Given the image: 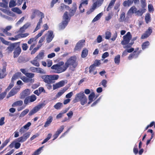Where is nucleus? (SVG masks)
Masks as SVG:
<instances>
[{
  "instance_id": "f257e3e1",
  "label": "nucleus",
  "mask_w": 155,
  "mask_h": 155,
  "mask_svg": "<svg viewBox=\"0 0 155 155\" xmlns=\"http://www.w3.org/2000/svg\"><path fill=\"white\" fill-rule=\"evenodd\" d=\"M78 64L76 56H73L70 57L65 64L63 61L59 62L58 64L52 66L51 68L54 70L55 73L59 74L65 71L68 67L69 70L74 71Z\"/></svg>"
},
{
  "instance_id": "f03ea898",
  "label": "nucleus",
  "mask_w": 155,
  "mask_h": 155,
  "mask_svg": "<svg viewBox=\"0 0 155 155\" xmlns=\"http://www.w3.org/2000/svg\"><path fill=\"white\" fill-rule=\"evenodd\" d=\"M41 78L45 83L53 84L55 82V80L58 78L59 76L56 74L45 75H42Z\"/></svg>"
},
{
  "instance_id": "7ed1b4c3",
  "label": "nucleus",
  "mask_w": 155,
  "mask_h": 155,
  "mask_svg": "<svg viewBox=\"0 0 155 155\" xmlns=\"http://www.w3.org/2000/svg\"><path fill=\"white\" fill-rule=\"evenodd\" d=\"M87 98L84 92L81 91L76 94L73 101L74 103H76L80 101L81 105H84L87 103Z\"/></svg>"
},
{
  "instance_id": "20e7f679",
  "label": "nucleus",
  "mask_w": 155,
  "mask_h": 155,
  "mask_svg": "<svg viewBox=\"0 0 155 155\" xmlns=\"http://www.w3.org/2000/svg\"><path fill=\"white\" fill-rule=\"evenodd\" d=\"M132 38V35L130 32H128L123 36V40L121 42V44L123 45H126L124 46V48H130L132 44L129 43L130 40Z\"/></svg>"
},
{
  "instance_id": "39448f33",
  "label": "nucleus",
  "mask_w": 155,
  "mask_h": 155,
  "mask_svg": "<svg viewBox=\"0 0 155 155\" xmlns=\"http://www.w3.org/2000/svg\"><path fill=\"white\" fill-rule=\"evenodd\" d=\"M26 77L24 76L21 78V80L25 83H32L34 81V79H32L34 77L35 74L31 73H27L25 75Z\"/></svg>"
},
{
  "instance_id": "423d86ee",
  "label": "nucleus",
  "mask_w": 155,
  "mask_h": 155,
  "mask_svg": "<svg viewBox=\"0 0 155 155\" xmlns=\"http://www.w3.org/2000/svg\"><path fill=\"white\" fill-rule=\"evenodd\" d=\"M43 32V31L41 30L40 32L39 33L35 38H31L29 40L28 42V44H31L32 42H34V43L31 45L29 48L30 50H31L35 46L37 43V41L36 40L42 35Z\"/></svg>"
},
{
  "instance_id": "0eeeda50",
  "label": "nucleus",
  "mask_w": 155,
  "mask_h": 155,
  "mask_svg": "<svg viewBox=\"0 0 155 155\" xmlns=\"http://www.w3.org/2000/svg\"><path fill=\"white\" fill-rule=\"evenodd\" d=\"M45 104L43 103L39 104L34 107L28 113L29 116H31L38 111L41 109L42 108Z\"/></svg>"
},
{
  "instance_id": "6e6552de",
  "label": "nucleus",
  "mask_w": 155,
  "mask_h": 155,
  "mask_svg": "<svg viewBox=\"0 0 155 155\" xmlns=\"http://www.w3.org/2000/svg\"><path fill=\"white\" fill-rule=\"evenodd\" d=\"M30 132H27L23 134V136L17 139V141L19 142L23 143L29 137L30 135Z\"/></svg>"
},
{
  "instance_id": "1a4fd4ad",
  "label": "nucleus",
  "mask_w": 155,
  "mask_h": 155,
  "mask_svg": "<svg viewBox=\"0 0 155 155\" xmlns=\"http://www.w3.org/2000/svg\"><path fill=\"white\" fill-rule=\"evenodd\" d=\"M21 52V49L20 47V42H17L16 46L14 52V57L16 58L18 57Z\"/></svg>"
},
{
  "instance_id": "9d476101",
  "label": "nucleus",
  "mask_w": 155,
  "mask_h": 155,
  "mask_svg": "<svg viewBox=\"0 0 155 155\" xmlns=\"http://www.w3.org/2000/svg\"><path fill=\"white\" fill-rule=\"evenodd\" d=\"M85 40H81L79 41L76 44L74 50V51H79L83 47Z\"/></svg>"
},
{
  "instance_id": "9b49d317",
  "label": "nucleus",
  "mask_w": 155,
  "mask_h": 155,
  "mask_svg": "<svg viewBox=\"0 0 155 155\" xmlns=\"http://www.w3.org/2000/svg\"><path fill=\"white\" fill-rule=\"evenodd\" d=\"M29 69L31 71L33 72H36L42 74L45 73L44 71L40 68L31 67Z\"/></svg>"
},
{
  "instance_id": "f8f14e48",
  "label": "nucleus",
  "mask_w": 155,
  "mask_h": 155,
  "mask_svg": "<svg viewBox=\"0 0 155 155\" xmlns=\"http://www.w3.org/2000/svg\"><path fill=\"white\" fill-rule=\"evenodd\" d=\"M64 129V126L62 125L60 127L59 129H58L55 134L53 135L54 138L52 140H54L58 138L59 135L63 131Z\"/></svg>"
},
{
  "instance_id": "ddd939ff",
  "label": "nucleus",
  "mask_w": 155,
  "mask_h": 155,
  "mask_svg": "<svg viewBox=\"0 0 155 155\" xmlns=\"http://www.w3.org/2000/svg\"><path fill=\"white\" fill-rule=\"evenodd\" d=\"M152 32V29L150 27H149L145 32L141 35V38L144 39L148 37Z\"/></svg>"
},
{
  "instance_id": "4468645a",
  "label": "nucleus",
  "mask_w": 155,
  "mask_h": 155,
  "mask_svg": "<svg viewBox=\"0 0 155 155\" xmlns=\"http://www.w3.org/2000/svg\"><path fill=\"white\" fill-rule=\"evenodd\" d=\"M30 94V91L29 89H27L23 91L20 94V98L23 99L27 97Z\"/></svg>"
},
{
  "instance_id": "2eb2a0df",
  "label": "nucleus",
  "mask_w": 155,
  "mask_h": 155,
  "mask_svg": "<svg viewBox=\"0 0 155 155\" xmlns=\"http://www.w3.org/2000/svg\"><path fill=\"white\" fill-rule=\"evenodd\" d=\"M65 82L64 81H61L58 83H56L55 84L53 85V89L55 90L58 88L62 87L64 85Z\"/></svg>"
},
{
  "instance_id": "dca6fc26",
  "label": "nucleus",
  "mask_w": 155,
  "mask_h": 155,
  "mask_svg": "<svg viewBox=\"0 0 155 155\" xmlns=\"http://www.w3.org/2000/svg\"><path fill=\"white\" fill-rule=\"evenodd\" d=\"M146 8H141L138 10L137 9L135 15L137 16H141L146 12Z\"/></svg>"
},
{
  "instance_id": "f3484780",
  "label": "nucleus",
  "mask_w": 155,
  "mask_h": 155,
  "mask_svg": "<svg viewBox=\"0 0 155 155\" xmlns=\"http://www.w3.org/2000/svg\"><path fill=\"white\" fill-rule=\"evenodd\" d=\"M17 44V42L14 43L10 44L7 48V50H8V51L9 53L12 52L15 49Z\"/></svg>"
},
{
  "instance_id": "a211bd4d",
  "label": "nucleus",
  "mask_w": 155,
  "mask_h": 155,
  "mask_svg": "<svg viewBox=\"0 0 155 155\" xmlns=\"http://www.w3.org/2000/svg\"><path fill=\"white\" fill-rule=\"evenodd\" d=\"M18 90L19 89L18 88L14 87L9 92L8 96V97H10L14 96L17 93Z\"/></svg>"
},
{
  "instance_id": "6ab92c4d",
  "label": "nucleus",
  "mask_w": 155,
  "mask_h": 155,
  "mask_svg": "<svg viewBox=\"0 0 155 155\" xmlns=\"http://www.w3.org/2000/svg\"><path fill=\"white\" fill-rule=\"evenodd\" d=\"M53 119V117L51 116L48 117L47 120V121L45 123L44 125V127H48L51 123Z\"/></svg>"
},
{
  "instance_id": "aec40b11",
  "label": "nucleus",
  "mask_w": 155,
  "mask_h": 155,
  "mask_svg": "<svg viewBox=\"0 0 155 155\" xmlns=\"http://www.w3.org/2000/svg\"><path fill=\"white\" fill-rule=\"evenodd\" d=\"M77 10V7L75 4L73 5L71 9L69 10V15L70 16H73Z\"/></svg>"
},
{
  "instance_id": "412c9836",
  "label": "nucleus",
  "mask_w": 155,
  "mask_h": 155,
  "mask_svg": "<svg viewBox=\"0 0 155 155\" xmlns=\"http://www.w3.org/2000/svg\"><path fill=\"white\" fill-rule=\"evenodd\" d=\"M21 74L20 72H18L15 73L14 74L13 76L12 77L11 79V82H13L17 79L18 78L21 76Z\"/></svg>"
},
{
  "instance_id": "4be33fe9",
  "label": "nucleus",
  "mask_w": 155,
  "mask_h": 155,
  "mask_svg": "<svg viewBox=\"0 0 155 155\" xmlns=\"http://www.w3.org/2000/svg\"><path fill=\"white\" fill-rule=\"evenodd\" d=\"M68 23V21L64 20L62 21L59 25V28L60 30L64 29L67 25Z\"/></svg>"
},
{
  "instance_id": "5701e85b",
  "label": "nucleus",
  "mask_w": 155,
  "mask_h": 155,
  "mask_svg": "<svg viewBox=\"0 0 155 155\" xmlns=\"http://www.w3.org/2000/svg\"><path fill=\"white\" fill-rule=\"evenodd\" d=\"M48 32H49V34L47 38V42L48 43H49L52 41L54 36L53 35V31H49Z\"/></svg>"
},
{
  "instance_id": "b1692460",
  "label": "nucleus",
  "mask_w": 155,
  "mask_h": 155,
  "mask_svg": "<svg viewBox=\"0 0 155 155\" xmlns=\"http://www.w3.org/2000/svg\"><path fill=\"white\" fill-rule=\"evenodd\" d=\"M31 23L30 22H27L22 27L20 28V30L21 32H24L25 30L27 29L31 25Z\"/></svg>"
},
{
  "instance_id": "393cba45",
  "label": "nucleus",
  "mask_w": 155,
  "mask_h": 155,
  "mask_svg": "<svg viewBox=\"0 0 155 155\" xmlns=\"http://www.w3.org/2000/svg\"><path fill=\"white\" fill-rule=\"evenodd\" d=\"M133 3V0H127L125 1L123 3V5L124 6L129 7L132 5Z\"/></svg>"
},
{
  "instance_id": "a878e982",
  "label": "nucleus",
  "mask_w": 155,
  "mask_h": 155,
  "mask_svg": "<svg viewBox=\"0 0 155 155\" xmlns=\"http://www.w3.org/2000/svg\"><path fill=\"white\" fill-rule=\"evenodd\" d=\"M94 65H91L89 67V72L90 74L93 73L94 75L96 74L97 72V71H94L95 69V67L93 66Z\"/></svg>"
},
{
  "instance_id": "bb28decb",
  "label": "nucleus",
  "mask_w": 155,
  "mask_h": 155,
  "mask_svg": "<svg viewBox=\"0 0 155 155\" xmlns=\"http://www.w3.org/2000/svg\"><path fill=\"white\" fill-rule=\"evenodd\" d=\"M95 94L94 92L91 93L88 96V99L89 101L88 103V104H89L91 103L93 100V99L94 97Z\"/></svg>"
},
{
  "instance_id": "cd10ccee",
  "label": "nucleus",
  "mask_w": 155,
  "mask_h": 155,
  "mask_svg": "<svg viewBox=\"0 0 155 155\" xmlns=\"http://www.w3.org/2000/svg\"><path fill=\"white\" fill-rule=\"evenodd\" d=\"M137 8L134 6L131 7L128 11V13L129 14H135Z\"/></svg>"
},
{
  "instance_id": "c85d7f7f",
  "label": "nucleus",
  "mask_w": 155,
  "mask_h": 155,
  "mask_svg": "<svg viewBox=\"0 0 155 155\" xmlns=\"http://www.w3.org/2000/svg\"><path fill=\"white\" fill-rule=\"evenodd\" d=\"M3 68L2 69L0 68V72H2V73L6 74V69L7 67V63L5 62H4L2 64Z\"/></svg>"
},
{
  "instance_id": "c756f323",
  "label": "nucleus",
  "mask_w": 155,
  "mask_h": 155,
  "mask_svg": "<svg viewBox=\"0 0 155 155\" xmlns=\"http://www.w3.org/2000/svg\"><path fill=\"white\" fill-rule=\"evenodd\" d=\"M145 20L146 23L148 24L151 21L150 15L149 13H147L145 16Z\"/></svg>"
},
{
  "instance_id": "7c9ffc66",
  "label": "nucleus",
  "mask_w": 155,
  "mask_h": 155,
  "mask_svg": "<svg viewBox=\"0 0 155 155\" xmlns=\"http://www.w3.org/2000/svg\"><path fill=\"white\" fill-rule=\"evenodd\" d=\"M116 0H111L107 8V11H109L112 8Z\"/></svg>"
},
{
  "instance_id": "2f4dec72",
  "label": "nucleus",
  "mask_w": 155,
  "mask_h": 155,
  "mask_svg": "<svg viewBox=\"0 0 155 155\" xmlns=\"http://www.w3.org/2000/svg\"><path fill=\"white\" fill-rule=\"evenodd\" d=\"M88 54V50L86 48H84L81 53V57L82 58H85L87 56Z\"/></svg>"
},
{
  "instance_id": "473e14b6",
  "label": "nucleus",
  "mask_w": 155,
  "mask_h": 155,
  "mask_svg": "<svg viewBox=\"0 0 155 155\" xmlns=\"http://www.w3.org/2000/svg\"><path fill=\"white\" fill-rule=\"evenodd\" d=\"M23 103V101L21 100L17 101L12 104V106L14 107L15 106H20L22 105Z\"/></svg>"
},
{
  "instance_id": "72a5a7b5",
  "label": "nucleus",
  "mask_w": 155,
  "mask_h": 155,
  "mask_svg": "<svg viewBox=\"0 0 155 155\" xmlns=\"http://www.w3.org/2000/svg\"><path fill=\"white\" fill-rule=\"evenodd\" d=\"M101 5V4L98 3L97 2H94V3L93 5L92 8H91L90 9L93 12L96 9L97 6L99 7Z\"/></svg>"
},
{
  "instance_id": "f704fd0d",
  "label": "nucleus",
  "mask_w": 155,
  "mask_h": 155,
  "mask_svg": "<svg viewBox=\"0 0 155 155\" xmlns=\"http://www.w3.org/2000/svg\"><path fill=\"white\" fill-rule=\"evenodd\" d=\"M101 5V4L98 3L97 2H94V3L93 5L92 8H91L90 9L93 12L96 9L97 6L99 7Z\"/></svg>"
},
{
  "instance_id": "c9c22d12",
  "label": "nucleus",
  "mask_w": 155,
  "mask_h": 155,
  "mask_svg": "<svg viewBox=\"0 0 155 155\" xmlns=\"http://www.w3.org/2000/svg\"><path fill=\"white\" fill-rule=\"evenodd\" d=\"M101 5V4L98 3L97 2H94V3L93 5L92 8H91L90 9L93 12L96 9L97 6L99 7Z\"/></svg>"
},
{
  "instance_id": "e433bc0d",
  "label": "nucleus",
  "mask_w": 155,
  "mask_h": 155,
  "mask_svg": "<svg viewBox=\"0 0 155 155\" xmlns=\"http://www.w3.org/2000/svg\"><path fill=\"white\" fill-rule=\"evenodd\" d=\"M35 59L32 61H30V63L33 65L39 67L40 66V64L39 62L37 60V59Z\"/></svg>"
},
{
  "instance_id": "4c0bfd02",
  "label": "nucleus",
  "mask_w": 155,
  "mask_h": 155,
  "mask_svg": "<svg viewBox=\"0 0 155 155\" xmlns=\"http://www.w3.org/2000/svg\"><path fill=\"white\" fill-rule=\"evenodd\" d=\"M114 61L116 64L117 65L119 64L120 61V55L119 54L117 55L115 57Z\"/></svg>"
},
{
  "instance_id": "58836bf2",
  "label": "nucleus",
  "mask_w": 155,
  "mask_h": 155,
  "mask_svg": "<svg viewBox=\"0 0 155 155\" xmlns=\"http://www.w3.org/2000/svg\"><path fill=\"white\" fill-rule=\"evenodd\" d=\"M150 45V43L148 41H147L143 42L142 45V50H144L148 48Z\"/></svg>"
},
{
  "instance_id": "ea45409f",
  "label": "nucleus",
  "mask_w": 155,
  "mask_h": 155,
  "mask_svg": "<svg viewBox=\"0 0 155 155\" xmlns=\"http://www.w3.org/2000/svg\"><path fill=\"white\" fill-rule=\"evenodd\" d=\"M103 13L101 12L98 14L92 20L93 22H95L99 19L101 16L103 15Z\"/></svg>"
},
{
  "instance_id": "a19ab883",
  "label": "nucleus",
  "mask_w": 155,
  "mask_h": 155,
  "mask_svg": "<svg viewBox=\"0 0 155 155\" xmlns=\"http://www.w3.org/2000/svg\"><path fill=\"white\" fill-rule=\"evenodd\" d=\"M125 16V13L124 12H123L121 14L120 16V17L119 19L120 22H123Z\"/></svg>"
},
{
  "instance_id": "79ce46f5",
  "label": "nucleus",
  "mask_w": 155,
  "mask_h": 155,
  "mask_svg": "<svg viewBox=\"0 0 155 155\" xmlns=\"http://www.w3.org/2000/svg\"><path fill=\"white\" fill-rule=\"evenodd\" d=\"M51 136L52 134H48L47 137L43 140L41 143V144H43L47 142L51 138Z\"/></svg>"
},
{
  "instance_id": "37998d69",
  "label": "nucleus",
  "mask_w": 155,
  "mask_h": 155,
  "mask_svg": "<svg viewBox=\"0 0 155 155\" xmlns=\"http://www.w3.org/2000/svg\"><path fill=\"white\" fill-rule=\"evenodd\" d=\"M2 88H0V93L2 91ZM6 94V93L5 92H4L0 94V101L2 100L5 96Z\"/></svg>"
},
{
  "instance_id": "c03bdc74",
  "label": "nucleus",
  "mask_w": 155,
  "mask_h": 155,
  "mask_svg": "<svg viewBox=\"0 0 155 155\" xmlns=\"http://www.w3.org/2000/svg\"><path fill=\"white\" fill-rule=\"evenodd\" d=\"M12 11L16 12L18 14H21L22 13L21 11L17 7H15L12 8Z\"/></svg>"
},
{
  "instance_id": "a18cd8bd",
  "label": "nucleus",
  "mask_w": 155,
  "mask_h": 155,
  "mask_svg": "<svg viewBox=\"0 0 155 155\" xmlns=\"http://www.w3.org/2000/svg\"><path fill=\"white\" fill-rule=\"evenodd\" d=\"M43 147L44 146L39 147L38 149L34 152L32 155H38L40 153V151L42 150Z\"/></svg>"
},
{
  "instance_id": "49530a36",
  "label": "nucleus",
  "mask_w": 155,
  "mask_h": 155,
  "mask_svg": "<svg viewBox=\"0 0 155 155\" xmlns=\"http://www.w3.org/2000/svg\"><path fill=\"white\" fill-rule=\"evenodd\" d=\"M44 55V53L43 52H40L36 57L35 58L38 59H42Z\"/></svg>"
},
{
  "instance_id": "de8ad7c7",
  "label": "nucleus",
  "mask_w": 155,
  "mask_h": 155,
  "mask_svg": "<svg viewBox=\"0 0 155 155\" xmlns=\"http://www.w3.org/2000/svg\"><path fill=\"white\" fill-rule=\"evenodd\" d=\"M29 111V110L28 109H26L25 110H23L20 114V117H24L26 114H27Z\"/></svg>"
},
{
  "instance_id": "09e8293b",
  "label": "nucleus",
  "mask_w": 155,
  "mask_h": 155,
  "mask_svg": "<svg viewBox=\"0 0 155 155\" xmlns=\"http://www.w3.org/2000/svg\"><path fill=\"white\" fill-rule=\"evenodd\" d=\"M141 7L142 8H145L147 6L146 0H141Z\"/></svg>"
},
{
  "instance_id": "8fccbe9b",
  "label": "nucleus",
  "mask_w": 155,
  "mask_h": 155,
  "mask_svg": "<svg viewBox=\"0 0 155 155\" xmlns=\"http://www.w3.org/2000/svg\"><path fill=\"white\" fill-rule=\"evenodd\" d=\"M14 85V82H11V83L10 84L7 88L5 89V92H6L9 91L13 87Z\"/></svg>"
},
{
  "instance_id": "3c124183",
  "label": "nucleus",
  "mask_w": 155,
  "mask_h": 155,
  "mask_svg": "<svg viewBox=\"0 0 155 155\" xmlns=\"http://www.w3.org/2000/svg\"><path fill=\"white\" fill-rule=\"evenodd\" d=\"M14 85V82H11V83L10 84L7 88L5 89V92H6L9 91L13 87Z\"/></svg>"
},
{
  "instance_id": "603ef678",
  "label": "nucleus",
  "mask_w": 155,
  "mask_h": 155,
  "mask_svg": "<svg viewBox=\"0 0 155 155\" xmlns=\"http://www.w3.org/2000/svg\"><path fill=\"white\" fill-rule=\"evenodd\" d=\"M14 85V82H11V83L10 84L7 88L5 89V92H6L9 91L13 87Z\"/></svg>"
},
{
  "instance_id": "864d4df0",
  "label": "nucleus",
  "mask_w": 155,
  "mask_h": 155,
  "mask_svg": "<svg viewBox=\"0 0 155 155\" xmlns=\"http://www.w3.org/2000/svg\"><path fill=\"white\" fill-rule=\"evenodd\" d=\"M89 0H81V3L80 4L83 5L84 7L87 5L88 4Z\"/></svg>"
},
{
  "instance_id": "5fc2aeb1",
  "label": "nucleus",
  "mask_w": 155,
  "mask_h": 155,
  "mask_svg": "<svg viewBox=\"0 0 155 155\" xmlns=\"http://www.w3.org/2000/svg\"><path fill=\"white\" fill-rule=\"evenodd\" d=\"M62 103L60 102H58L56 103L54 106V108L56 109H59L62 106Z\"/></svg>"
},
{
  "instance_id": "6e6d98bb",
  "label": "nucleus",
  "mask_w": 155,
  "mask_h": 155,
  "mask_svg": "<svg viewBox=\"0 0 155 155\" xmlns=\"http://www.w3.org/2000/svg\"><path fill=\"white\" fill-rule=\"evenodd\" d=\"M30 99V102H33L35 101L36 99V96L34 95H32L31 96L28 97Z\"/></svg>"
},
{
  "instance_id": "4d7b16f0",
  "label": "nucleus",
  "mask_w": 155,
  "mask_h": 155,
  "mask_svg": "<svg viewBox=\"0 0 155 155\" xmlns=\"http://www.w3.org/2000/svg\"><path fill=\"white\" fill-rule=\"evenodd\" d=\"M140 53V51H134L132 53L133 54H134V58H137Z\"/></svg>"
},
{
  "instance_id": "13d9d810",
  "label": "nucleus",
  "mask_w": 155,
  "mask_h": 155,
  "mask_svg": "<svg viewBox=\"0 0 155 155\" xmlns=\"http://www.w3.org/2000/svg\"><path fill=\"white\" fill-rule=\"evenodd\" d=\"M148 11L150 12H153L154 11L153 6L152 4H149L148 5Z\"/></svg>"
},
{
  "instance_id": "bf43d9fd",
  "label": "nucleus",
  "mask_w": 155,
  "mask_h": 155,
  "mask_svg": "<svg viewBox=\"0 0 155 155\" xmlns=\"http://www.w3.org/2000/svg\"><path fill=\"white\" fill-rule=\"evenodd\" d=\"M16 5L15 2L14 1H11L9 3V6L10 8L14 7Z\"/></svg>"
},
{
  "instance_id": "052dcab7",
  "label": "nucleus",
  "mask_w": 155,
  "mask_h": 155,
  "mask_svg": "<svg viewBox=\"0 0 155 155\" xmlns=\"http://www.w3.org/2000/svg\"><path fill=\"white\" fill-rule=\"evenodd\" d=\"M100 64L101 63L100 62V60H96L94 61V63L92 65H93V66L95 67L96 66H99Z\"/></svg>"
},
{
  "instance_id": "680f3d73",
  "label": "nucleus",
  "mask_w": 155,
  "mask_h": 155,
  "mask_svg": "<svg viewBox=\"0 0 155 155\" xmlns=\"http://www.w3.org/2000/svg\"><path fill=\"white\" fill-rule=\"evenodd\" d=\"M0 39L1 41L4 44L7 45H9V42L5 40L3 38L0 37Z\"/></svg>"
},
{
  "instance_id": "e2e57ef3",
  "label": "nucleus",
  "mask_w": 155,
  "mask_h": 155,
  "mask_svg": "<svg viewBox=\"0 0 155 155\" xmlns=\"http://www.w3.org/2000/svg\"><path fill=\"white\" fill-rule=\"evenodd\" d=\"M105 38L107 39H109L111 36V33L110 32L107 31L105 33Z\"/></svg>"
},
{
  "instance_id": "0e129e2a",
  "label": "nucleus",
  "mask_w": 155,
  "mask_h": 155,
  "mask_svg": "<svg viewBox=\"0 0 155 155\" xmlns=\"http://www.w3.org/2000/svg\"><path fill=\"white\" fill-rule=\"evenodd\" d=\"M42 22L41 21H39V22L37 23V26L34 30V32L37 31L40 28L41 24L42 23Z\"/></svg>"
},
{
  "instance_id": "69168bd1",
  "label": "nucleus",
  "mask_w": 155,
  "mask_h": 155,
  "mask_svg": "<svg viewBox=\"0 0 155 155\" xmlns=\"http://www.w3.org/2000/svg\"><path fill=\"white\" fill-rule=\"evenodd\" d=\"M137 147V145L135 144L133 148V152L135 155L137 154L138 152V149Z\"/></svg>"
},
{
  "instance_id": "338daca9",
  "label": "nucleus",
  "mask_w": 155,
  "mask_h": 155,
  "mask_svg": "<svg viewBox=\"0 0 155 155\" xmlns=\"http://www.w3.org/2000/svg\"><path fill=\"white\" fill-rule=\"evenodd\" d=\"M63 18L65 20H68L69 17L68 15V12H65L63 15Z\"/></svg>"
},
{
  "instance_id": "774afa93",
  "label": "nucleus",
  "mask_w": 155,
  "mask_h": 155,
  "mask_svg": "<svg viewBox=\"0 0 155 155\" xmlns=\"http://www.w3.org/2000/svg\"><path fill=\"white\" fill-rule=\"evenodd\" d=\"M21 47L23 51H26L28 49V47L26 43H23Z\"/></svg>"
}]
</instances>
